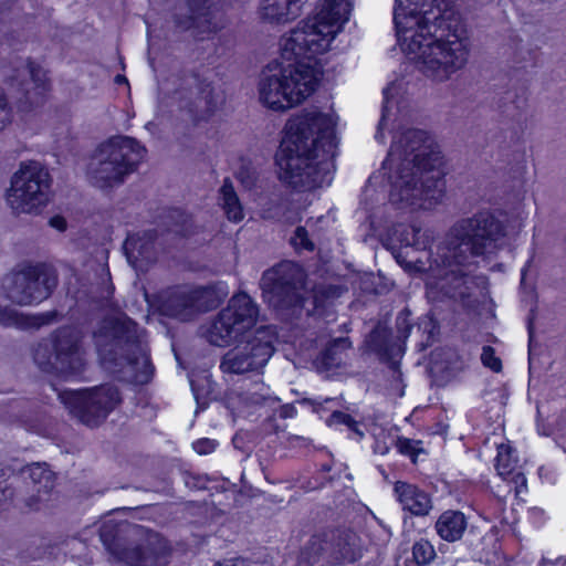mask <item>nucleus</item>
I'll return each mask as SVG.
<instances>
[{"mask_svg":"<svg viewBox=\"0 0 566 566\" xmlns=\"http://www.w3.org/2000/svg\"><path fill=\"white\" fill-rule=\"evenodd\" d=\"M354 0H322L319 11L281 39V57L287 65H269L259 81L260 102L285 111L310 96L317 77L311 60L329 48L349 20Z\"/></svg>","mask_w":566,"mask_h":566,"instance_id":"obj_1","label":"nucleus"},{"mask_svg":"<svg viewBox=\"0 0 566 566\" xmlns=\"http://www.w3.org/2000/svg\"><path fill=\"white\" fill-rule=\"evenodd\" d=\"M506 227L490 211H480L457 221L438 247L429 266L417 259V271L426 272V291L431 301L444 297L471 305L486 286V277L473 274L476 256L494 254L503 245Z\"/></svg>","mask_w":566,"mask_h":566,"instance_id":"obj_2","label":"nucleus"},{"mask_svg":"<svg viewBox=\"0 0 566 566\" xmlns=\"http://www.w3.org/2000/svg\"><path fill=\"white\" fill-rule=\"evenodd\" d=\"M394 22L401 50L426 76L444 82L467 64L465 28L444 0H396Z\"/></svg>","mask_w":566,"mask_h":566,"instance_id":"obj_3","label":"nucleus"},{"mask_svg":"<svg viewBox=\"0 0 566 566\" xmlns=\"http://www.w3.org/2000/svg\"><path fill=\"white\" fill-rule=\"evenodd\" d=\"M440 165L439 146L427 132L407 128L397 133L384 163L390 202L411 209L436 206L444 193Z\"/></svg>","mask_w":566,"mask_h":566,"instance_id":"obj_4","label":"nucleus"},{"mask_svg":"<svg viewBox=\"0 0 566 566\" xmlns=\"http://www.w3.org/2000/svg\"><path fill=\"white\" fill-rule=\"evenodd\" d=\"M336 140L331 116L305 112L291 118L276 154L281 179L298 190L329 185L333 179Z\"/></svg>","mask_w":566,"mask_h":566,"instance_id":"obj_5","label":"nucleus"},{"mask_svg":"<svg viewBox=\"0 0 566 566\" xmlns=\"http://www.w3.org/2000/svg\"><path fill=\"white\" fill-rule=\"evenodd\" d=\"M146 149L130 137H113L101 143L86 168L90 181L98 188H109L124 181L145 158Z\"/></svg>","mask_w":566,"mask_h":566,"instance_id":"obj_6","label":"nucleus"},{"mask_svg":"<svg viewBox=\"0 0 566 566\" xmlns=\"http://www.w3.org/2000/svg\"><path fill=\"white\" fill-rule=\"evenodd\" d=\"M82 338L81 331L74 326L56 329L34 348V363L45 373L64 377L78 374L85 365Z\"/></svg>","mask_w":566,"mask_h":566,"instance_id":"obj_7","label":"nucleus"},{"mask_svg":"<svg viewBox=\"0 0 566 566\" xmlns=\"http://www.w3.org/2000/svg\"><path fill=\"white\" fill-rule=\"evenodd\" d=\"M51 184L49 170L41 163H22L11 178L7 202L17 213L36 212L49 202Z\"/></svg>","mask_w":566,"mask_h":566,"instance_id":"obj_8","label":"nucleus"},{"mask_svg":"<svg viewBox=\"0 0 566 566\" xmlns=\"http://www.w3.org/2000/svg\"><path fill=\"white\" fill-rule=\"evenodd\" d=\"M360 557L359 537L347 530L314 534L301 549L297 566H318L321 563H353Z\"/></svg>","mask_w":566,"mask_h":566,"instance_id":"obj_9","label":"nucleus"},{"mask_svg":"<svg viewBox=\"0 0 566 566\" xmlns=\"http://www.w3.org/2000/svg\"><path fill=\"white\" fill-rule=\"evenodd\" d=\"M135 323L129 318H117L114 322H106L105 325L94 334L97 350L104 353V343L119 344L125 339L128 356L125 358L127 368L132 371L129 379L135 384H146L151 377V365L148 357L146 344L135 334Z\"/></svg>","mask_w":566,"mask_h":566,"instance_id":"obj_10","label":"nucleus"},{"mask_svg":"<svg viewBox=\"0 0 566 566\" xmlns=\"http://www.w3.org/2000/svg\"><path fill=\"white\" fill-rule=\"evenodd\" d=\"M264 290L271 294L270 303L279 311L298 316L302 312L306 289L303 269L291 261H284L266 271L262 277Z\"/></svg>","mask_w":566,"mask_h":566,"instance_id":"obj_11","label":"nucleus"},{"mask_svg":"<svg viewBox=\"0 0 566 566\" xmlns=\"http://www.w3.org/2000/svg\"><path fill=\"white\" fill-rule=\"evenodd\" d=\"M59 398L70 413L87 427L99 426L120 401L118 390L109 385L63 390Z\"/></svg>","mask_w":566,"mask_h":566,"instance_id":"obj_12","label":"nucleus"},{"mask_svg":"<svg viewBox=\"0 0 566 566\" xmlns=\"http://www.w3.org/2000/svg\"><path fill=\"white\" fill-rule=\"evenodd\" d=\"M55 285V276L44 264H24L6 275L2 282L6 296L22 306L48 298Z\"/></svg>","mask_w":566,"mask_h":566,"instance_id":"obj_13","label":"nucleus"},{"mask_svg":"<svg viewBox=\"0 0 566 566\" xmlns=\"http://www.w3.org/2000/svg\"><path fill=\"white\" fill-rule=\"evenodd\" d=\"M146 300L160 312V314L188 321L198 313L216 306V292L210 286L180 285L167 289L158 294L156 304H153L148 296Z\"/></svg>","mask_w":566,"mask_h":566,"instance_id":"obj_14","label":"nucleus"},{"mask_svg":"<svg viewBox=\"0 0 566 566\" xmlns=\"http://www.w3.org/2000/svg\"><path fill=\"white\" fill-rule=\"evenodd\" d=\"M248 332V295L233 296L214 319L202 327V335L216 346L243 342Z\"/></svg>","mask_w":566,"mask_h":566,"instance_id":"obj_15","label":"nucleus"},{"mask_svg":"<svg viewBox=\"0 0 566 566\" xmlns=\"http://www.w3.org/2000/svg\"><path fill=\"white\" fill-rule=\"evenodd\" d=\"M17 72L13 84L21 91L24 102L30 106L41 104L50 90L45 70L38 63L27 60Z\"/></svg>","mask_w":566,"mask_h":566,"instance_id":"obj_16","label":"nucleus"},{"mask_svg":"<svg viewBox=\"0 0 566 566\" xmlns=\"http://www.w3.org/2000/svg\"><path fill=\"white\" fill-rule=\"evenodd\" d=\"M252 413L265 417L266 420H272L276 413L280 418L287 419L296 415V408L290 403L280 405L279 400L270 394L269 387L254 381L250 385V415Z\"/></svg>","mask_w":566,"mask_h":566,"instance_id":"obj_17","label":"nucleus"},{"mask_svg":"<svg viewBox=\"0 0 566 566\" xmlns=\"http://www.w3.org/2000/svg\"><path fill=\"white\" fill-rule=\"evenodd\" d=\"M394 492L402 510L415 516H426L432 510L430 495L415 484L398 481Z\"/></svg>","mask_w":566,"mask_h":566,"instance_id":"obj_18","label":"nucleus"},{"mask_svg":"<svg viewBox=\"0 0 566 566\" xmlns=\"http://www.w3.org/2000/svg\"><path fill=\"white\" fill-rule=\"evenodd\" d=\"M124 251L128 263L137 271H144L155 259L153 234L136 233L129 235L124 243Z\"/></svg>","mask_w":566,"mask_h":566,"instance_id":"obj_19","label":"nucleus"},{"mask_svg":"<svg viewBox=\"0 0 566 566\" xmlns=\"http://www.w3.org/2000/svg\"><path fill=\"white\" fill-rule=\"evenodd\" d=\"M275 332L272 326H260L250 337V371L266 365L274 352Z\"/></svg>","mask_w":566,"mask_h":566,"instance_id":"obj_20","label":"nucleus"},{"mask_svg":"<svg viewBox=\"0 0 566 566\" xmlns=\"http://www.w3.org/2000/svg\"><path fill=\"white\" fill-rule=\"evenodd\" d=\"M303 0H264L260 15L269 22L285 23L298 15Z\"/></svg>","mask_w":566,"mask_h":566,"instance_id":"obj_21","label":"nucleus"},{"mask_svg":"<svg viewBox=\"0 0 566 566\" xmlns=\"http://www.w3.org/2000/svg\"><path fill=\"white\" fill-rule=\"evenodd\" d=\"M468 526L465 515L460 511L443 512L436 522L438 535L447 542L459 541Z\"/></svg>","mask_w":566,"mask_h":566,"instance_id":"obj_22","label":"nucleus"},{"mask_svg":"<svg viewBox=\"0 0 566 566\" xmlns=\"http://www.w3.org/2000/svg\"><path fill=\"white\" fill-rule=\"evenodd\" d=\"M55 313L48 312L40 315H24L15 308L4 307L0 310V324L18 328H39L50 324Z\"/></svg>","mask_w":566,"mask_h":566,"instance_id":"obj_23","label":"nucleus"},{"mask_svg":"<svg viewBox=\"0 0 566 566\" xmlns=\"http://www.w3.org/2000/svg\"><path fill=\"white\" fill-rule=\"evenodd\" d=\"M116 556L132 566H160L161 564L160 554L150 544L122 549L116 553Z\"/></svg>","mask_w":566,"mask_h":566,"instance_id":"obj_24","label":"nucleus"},{"mask_svg":"<svg viewBox=\"0 0 566 566\" xmlns=\"http://www.w3.org/2000/svg\"><path fill=\"white\" fill-rule=\"evenodd\" d=\"M436 557V551L432 544L421 538L412 546V558H399L397 566H426L430 564Z\"/></svg>","mask_w":566,"mask_h":566,"instance_id":"obj_25","label":"nucleus"},{"mask_svg":"<svg viewBox=\"0 0 566 566\" xmlns=\"http://www.w3.org/2000/svg\"><path fill=\"white\" fill-rule=\"evenodd\" d=\"M220 196L228 219L234 222L241 221L243 219V210L230 182L224 181L220 189Z\"/></svg>","mask_w":566,"mask_h":566,"instance_id":"obj_26","label":"nucleus"},{"mask_svg":"<svg viewBox=\"0 0 566 566\" xmlns=\"http://www.w3.org/2000/svg\"><path fill=\"white\" fill-rule=\"evenodd\" d=\"M224 374L241 375L248 370V353L244 348H235L228 352L221 363Z\"/></svg>","mask_w":566,"mask_h":566,"instance_id":"obj_27","label":"nucleus"},{"mask_svg":"<svg viewBox=\"0 0 566 566\" xmlns=\"http://www.w3.org/2000/svg\"><path fill=\"white\" fill-rule=\"evenodd\" d=\"M29 478L38 488V493H48L54 485L53 473L45 464L34 463L27 469Z\"/></svg>","mask_w":566,"mask_h":566,"instance_id":"obj_28","label":"nucleus"},{"mask_svg":"<svg viewBox=\"0 0 566 566\" xmlns=\"http://www.w3.org/2000/svg\"><path fill=\"white\" fill-rule=\"evenodd\" d=\"M517 458L514 454V450L507 444H501L497 448V457L495 468L499 475L506 479V475L514 473L518 470L516 467Z\"/></svg>","mask_w":566,"mask_h":566,"instance_id":"obj_29","label":"nucleus"},{"mask_svg":"<svg viewBox=\"0 0 566 566\" xmlns=\"http://www.w3.org/2000/svg\"><path fill=\"white\" fill-rule=\"evenodd\" d=\"M349 347L347 338H338L334 340L322 354L323 364L327 368L337 367L340 365L342 352Z\"/></svg>","mask_w":566,"mask_h":566,"instance_id":"obj_30","label":"nucleus"},{"mask_svg":"<svg viewBox=\"0 0 566 566\" xmlns=\"http://www.w3.org/2000/svg\"><path fill=\"white\" fill-rule=\"evenodd\" d=\"M407 235H412V240H409V238H402L401 242L406 247H412L416 250H426L432 241L431 232L428 230H422L417 226L408 227Z\"/></svg>","mask_w":566,"mask_h":566,"instance_id":"obj_31","label":"nucleus"},{"mask_svg":"<svg viewBox=\"0 0 566 566\" xmlns=\"http://www.w3.org/2000/svg\"><path fill=\"white\" fill-rule=\"evenodd\" d=\"M397 93V85L395 83H391L390 85H388L386 88H384V106H382V114H381V118L379 120V124H378V127H377V132H376V135H375V138L382 143L384 142V134H382V128L385 126V123L389 116V111L394 104V95Z\"/></svg>","mask_w":566,"mask_h":566,"instance_id":"obj_32","label":"nucleus"},{"mask_svg":"<svg viewBox=\"0 0 566 566\" xmlns=\"http://www.w3.org/2000/svg\"><path fill=\"white\" fill-rule=\"evenodd\" d=\"M388 331L386 328L376 327L369 335V346L381 355H390L392 349L387 344Z\"/></svg>","mask_w":566,"mask_h":566,"instance_id":"obj_33","label":"nucleus"},{"mask_svg":"<svg viewBox=\"0 0 566 566\" xmlns=\"http://www.w3.org/2000/svg\"><path fill=\"white\" fill-rule=\"evenodd\" d=\"M329 421L331 423L344 424L354 433H356L359 438L364 437V432L359 429V424L348 413L342 411H334L331 416Z\"/></svg>","mask_w":566,"mask_h":566,"instance_id":"obj_34","label":"nucleus"},{"mask_svg":"<svg viewBox=\"0 0 566 566\" xmlns=\"http://www.w3.org/2000/svg\"><path fill=\"white\" fill-rule=\"evenodd\" d=\"M12 120V108L4 91L0 87V132L6 129Z\"/></svg>","mask_w":566,"mask_h":566,"instance_id":"obj_35","label":"nucleus"},{"mask_svg":"<svg viewBox=\"0 0 566 566\" xmlns=\"http://www.w3.org/2000/svg\"><path fill=\"white\" fill-rule=\"evenodd\" d=\"M482 364L492 369L493 371H500L502 364L499 357L495 356V350L491 346H484L481 354Z\"/></svg>","mask_w":566,"mask_h":566,"instance_id":"obj_36","label":"nucleus"},{"mask_svg":"<svg viewBox=\"0 0 566 566\" xmlns=\"http://www.w3.org/2000/svg\"><path fill=\"white\" fill-rule=\"evenodd\" d=\"M510 484L513 485L514 492L516 496H520L522 493L526 492L527 484L526 478L523 472L520 470L514 471V473L506 475L505 479Z\"/></svg>","mask_w":566,"mask_h":566,"instance_id":"obj_37","label":"nucleus"},{"mask_svg":"<svg viewBox=\"0 0 566 566\" xmlns=\"http://www.w3.org/2000/svg\"><path fill=\"white\" fill-rule=\"evenodd\" d=\"M292 244L296 248H303L305 250H314V244L308 240L307 231L303 227H297L292 238Z\"/></svg>","mask_w":566,"mask_h":566,"instance_id":"obj_38","label":"nucleus"},{"mask_svg":"<svg viewBox=\"0 0 566 566\" xmlns=\"http://www.w3.org/2000/svg\"><path fill=\"white\" fill-rule=\"evenodd\" d=\"M218 447V442L216 440L209 438L198 439L192 442V449L201 455L212 453Z\"/></svg>","mask_w":566,"mask_h":566,"instance_id":"obj_39","label":"nucleus"},{"mask_svg":"<svg viewBox=\"0 0 566 566\" xmlns=\"http://www.w3.org/2000/svg\"><path fill=\"white\" fill-rule=\"evenodd\" d=\"M232 443L235 449L244 452L248 446V432L244 430L238 431L232 438Z\"/></svg>","mask_w":566,"mask_h":566,"instance_id":"obj_40","label":"nucleus"},{"mask_svg":"<svg viewBox=\"0 0 566 566\" xmlns=\"http://www.w3.org/2000/svg\"><path fill=\"white\" fill-rule=\"evenodd\" d=\"M397 448L402 454L412 455L415 448L412 441L408 439H399L397 441Z\"/></svg>","mask_w":566,"mask_h":566,"instance_id":"obj_41","label":"nucleus"},{"mask_svg":"<svg viewBox=\"0 0 566 566\" xmlns=\"http://www.w3.org/2000/svg\"><path fill=\"white\" fill-rule=\"evenodd\" d=\"M49 224L56 229L57 231L60 232H63L66 230V227H67V223H66V220L64 217L62 216H53L50 220H49Z\"/></svg>","mask_w":566,"mask_h":566,"instance_id":"obj_42","label":"nucleus"},{"mask_svg":"<svg viewBox=\"0 0 566 566\" xmlns=\"http://www.w3.org/2000/svg\"><path fill=\"white\" fill-rule=\"evenodd\" d=\"M214 566H248V563L244 558H230L218 563Z\"/></svg>","mask_w":566,"mask_h":566,"instance_id":"obj_43","label":"nucleus"},{"mask_svg":"<svg viewBox=\"0 0 566 566\" xmlns=\"http://www.w3.org/2000/svg\"><path fill=\"white\" fill-rule=\"evenodd\" d=\"M539 566H566V557H558L556 559L543 558Z\"/></svg>","mask_w":566,"mask_h":566,"instance_id":"obj_44","label":"nucleus"},{"mask_svg":"<svg viewBox=\"0 0 566 566\" xmlns=\"http://www.w3.org/2000/svg\"><path fill=\"white\" fill-rule=\"evenodd\" d=\"M374 451H375L376 453H379V454L384 455V454L388 453V451H389V446H388L387 443H385V442H384V443H381V442L377 441V442L375 443Z\"/></svg>","mask_w":566,"mask_h":566,"instance_id":"obj_45","label":"nucleus"},{"mask_svg":"<svg viewBox=\"0 0 566 566\" xmlns=\"http://www.w3.org/2000/svg\"><path fill=\"white\" fill-rule=\"evenodd\" d=\"M328 401H331L329 398H325L323 400H317V399H313V400L312 399H304L303 400V402H310V403H312L314 406H322L323 402H328Z\"/></svg>","mask_w":566,"mask_h":566,"instance_id":"obj_46","label":"nucleus"},{"mask_svg":"<svg viewBox=\"0 0 566 566\" xmlns=\"http://www.w3.org/2000/svg\"><path fill=\"white\" fill-rule=\"evenodd\" d=\"M249 311H250V318L253 316V314H255L258 312L256 305L253 304L251 300H250Z\"/></svg>","mask_w":566,"mask_h":566,"instance_id":"obj_47","label":"nucleus"},{"mask_svg":"<svg viewBox=\"0 0 566 566\" xmlns=\"http://www.w3.org/2000/svg\"><path fill=\"white\" fill-rule=\"evenodd\" d=\"M115 82L117 84H122V83H127V78L123 75H117L116 78H115Z\"/></svg>","mask_w":566,"mask_h":566,"instance_id":"obj_48","label":"nucleus"},{"mask_svg":"<svg viewBox=\"0 0 566 566\" xmlns=\"http://www.w3.org/2000/svg\"><path fill=\"white\" fill-rule=\"evenodd\" d=\"M403 238H409V240H412V235H407V228L402 232Z\"/></svg>","mask_w":566,"mask_h":566,"instance_id":"obj_49","label":"nucleus"},{"mask_svg":"<svg viewBox=\"0 0 566 566\" xmlns=\"http://www.w3.org/2000/svg\"><path fill=\"white\" fill-rule=\"evenodd\" d=\"M409 329H410V326H406V331L403 332V335H402L403 338H407Z\"/></svg>","mask_w":566,"mask_h":566,"instance_id":"obj_50","label":"nucleus"},{"mask_svg":"<svg viewBox=\"0 0 566 566\" xmlns=\"http://www.w3.org/2000/svg\"><path fill=\"white\" fill-rule=\"evenodd\" d=\"M400 319H401L400 317H397V325H398V326H400V324H401V323H400Z\"/></svg>","mask_w":566,"mask_h":566,"instance_id":"obj_51","label":"nucleus"}]
</instances>
